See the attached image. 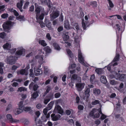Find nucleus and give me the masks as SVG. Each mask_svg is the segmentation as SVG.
Masks as SVG:
<instances>
[{
    "instance_id": "1",
    "label": "nucleus",
    "mask_w": 126,
    "mask_h": 126,
    "mask_svg": "<svg viewBox=\"0 0 126 126\" xmlns=\"http://www.w3.org/2000/svg\"><path fill=\"white\" fill-rule=\"evenodd\" d=\"M42 50L41 49L39 50L41 53L37 55L35 57L36 59L38 60V62L41 64H42L44 62L43 57L44 55H45L44 52H42Z\"/></svg>"
},
{
    "instance_id": "2",
    "label": "nucleus",
    "mask_w": 126,
    "mask_h": 126,
    "mask_svg": "<svg viewBox=\"0 0 126 126\" xmlns=\"http://www.w3.org/2000/svg\"><path fill=\"white\" fill-rule=\"evenodd\" d=\"M17 58L13 56H10L8 57L7 59V63L12 64L15 63L16 59Z\"/></svg>"
},
{
    "instance_id": "3",
    "label": "nucleus",
    "mask_w": 126,
    "mask_h": 126,
    "mask_svg": "<svg viewBox=\"0 0 126 126\" xmlns=\"http://www.w3.org/2000/svg\"><path fill=\"white\" fill-rule=\"evenodd\" d=\"M78 58L79 61L80 63L83 65H84L86 66L84 64L85 63L84 62V58L83 56L82 53L80 50H79L78 51Z\"/></svg>"
},
{
    "instance_id": "4",
    "label": "nucleus",
    "mask_w": 126,
    "mask_h": 126,
    "mask_svg": "<svg viewBox=\"0 0 126 126\" xmlns=\"http://www.w3.org/2000/svg\"><path fill=\"white\" fill-rule=\"evenodd\" d=\"M34 4L35 6V11L36 12V14H37L38 15L40 12H41L42 13L44 11L43 8L38 6L36 3H35Z\"/></svg>"
},
{
    "instance_id": "5",
    "label": "nucleus",
    "mask_w": 126,
    "mask_h": 126,
    "mask_svg": "<svg viewBox=\"0 0 126 126\" xmlns=\"http://www.w3.org/2000/svg\"><path fill=\"white\" fill-rule=\"evenodd\" d=\"M116 79L121 81L126 80V75L124 74H120L118 73L117 76L116 77Z\"/></svg>"
},
{
    "instance_id": "6",
    "label": "nucleus",
    "mask_w": 126,
    "mask_h": 126,
    "mask_svg": "<svg viewBox=\"0 0 126 126\" xmlns=\"http://www.w3.org/2000/svg\"><path fill=\"white\" fill-rule=\"evenodd\" d=\"M6 117L7 120L12 123H15L19 121L18 120L13 118L12 115L10 114H7L6 115Z\"/></svg>"
},
{
    "instance_id": "7",
    "label": "nucleus",
    "mask_w": 126,
    "mask_h": 126,
    "mask_svg": "<svg viewBox=\"0 0 126 126\" xmlns=\"http://www.w3.org/2000/svg\"><path fill=\"white\" fill-rule=\"evenodd\" d=\"M54 112L62 114L63 113V111L61 107L57 105L55 107Z\"/></svg>"
},
{
    "instance_id": "8",
    "label": "nucleus",
    "mask_w": 126,
    "mask_h": 126,
    "mask_svg": "<svg viewBox=\"0 0 126 126\" xmlns=\"http://www.w3.org/2000/svg\"><path fill=\"white\" fill-rule=\"evenodd\" d=\"M2 26L4 30L9 29L11 26V22L10 21H7L4 23Z\"/></svg>"
},
{
    "instance_id": "9",
    "label": "nucleus",
    "mask_w": 126,
    "mask_h": 126,
    "mask_svg": "<svg viewBox=\"0 0 126 126\" xmlns=\"http://www.w3.org/2000/svg\"><path fill=\"white\" fill-rule=\"evenodd\" d=\"M71 79L72 81L74 80H76L78 82H80L81 81L80 77L77 76V75L75 74L72 75Z\"/></svg>"
},
{
    "instance_id": "10",
    "label": "nucleus",
    "mask_w": 126,
    "mask_h": 126,
    "mask_svg": "<svg viewBox=\"0 0 126 126\" xmlns=\"http://www.w3.org/2000/svg\"><path fill=\"white\" fill-rule=\"evenodd\" d=\"M84 83H78L76 84V86L78 91H80L84 88L85 86Z\"/></svg>"
},
{
    "instance_id": "11",
    "label": "nucleus",
    "mask_w": 126,
    "mask_h": 126,
    "mask_svg": "<svg viewBox=\"0 0 126 126\" xmlns=\"http://www.w3.org/2000/svg\"><path fill=\"white\" fill-rule=\"evenodd\" d=\"M45 23L46 26L49 30H52L53 28L51 26V23L49 20L45 18Z\"/></svg>"
},
{
    "instance_id": "12",
    "label": "nucleus",
    "mask_w": 126,
    "mask_h": 126,
    "mask_svg": "<svg viewBox=\"0 0 126 126\" xmlns=\"http://www.w3.org/2000/svg\"><path fill=\"white\" fill-rule=\"evenodd\" d=\"M48 14L47 12H45V11L42 12V14L39 16L38 14L36 15V18L38 20L39 19L42 20L44 18V15H47Z\"/></svg>"
},
{
    "instance_id": "13",
    "label": "nucleus",
    "mask_w": 126,
    "mask_h": 126,
    "mask_svg": "<svg viewBox=\"0 0 126 126\" xmlns=\"http://www.w3.org/2000/svg\"><path fill=\"white\" fill-rule=\"evenodd\" d=\"M90 90L89 88H87L84 92L85 96H83V97L84 99H87L90 96Z\"/></svg>"
},
{
    "instance_id": "14",
    "label": "nucleus",
    "mask_w": 126,
    "mask_h": 126,
    "mask_svg": "<svg viewBox=\"0 0 126 126\" xmlns=\"http://www.w3.org/2000/svg\"><path fill=\"white\" fill-rule=\"evenodd\" d=\"M59 14L58 12L53 11L52 14L50 15V17L51 19H53L58 17Z\"/></svg>"
},
{
    "instance_id": "15",
    "label": "nucleus",
    "mask_w": 126,
    "mask_h": 126,
    "mask_svg": "<svg viewBox=\"0 0 126 126\" xmlns=\"http://www.w3.org/2000/svg\"><path fill=\"white\" fill-rule=\"evenodd\" d=\"M51 117L52 119L54 121H56L58 120L61 117V115L58 114L55 115V114H53L51 115Z\"/></svg>"
},
{
    "instance_id": "16",
    "label": "nucleus",
    "mask_w": 126,
    "mask_h": 126,
    "mask_svg": "<svg viewBox=\"0 0 126 126\" xmlns=\"http://www.w3.org/2000/svg\"><path fill=\"white\" fill-rule=\"evenodd\" d=\"M124 87L123 84L122 83H121L120 84L119 87L117 88H116L120 92L123 93L124 91V90L123 89Z\"/></svg>"
},
{
    "instance_id": "17",
    "label": "nucleus",
    "mask_w": 126,
    "mask_h": 126,
    "mask_svg": "<svg viewBox=\"0 0 126 126\" xmlns=\"http://www.w3.org/2000/svg\"><path fill=\"white\" fill-rule=\"evenodd\" d=\"M16 108L14 110V112L15 114H19L23 111V110L21 108Z\"/></svg>"
},
{
    "instance_id": "18",
    "label": "nucleus",
    "mask_w": 126,
    "mask_h": 126,
    "mask_svg": "<svg viewBox=\"0 0 126 126\" xmlns=\"http://www.w3.org/2000/svg\"><path fill=\"white\" fill-rule=\"evenodd\" d=\"M67 52L70 58H69L70 61H72V59H73V54L71 52V50L68 49H66Z\"/></svg>"
},
{
    "instance_id": "19",
    "label": "nucleus",
    "mask_w": 126,
    "mask_h": 126,
    "mask_svg": "<svg viewBox=\"0 0 126 126\" xmlns=\"http://www.w3.org/2000/svg\"><path fill=\"white\" fill-rule=\"evenodd\" d=\"M23 0H21L20 2H18L17 3V6L20 10L21 12L22 11V7L23 5Z\"/></svg>"
},
{
    "instance_id": "20",
    "label": "nucleus",
    "mask_w": 126,
    "mask_h": 126,
    "mask_svg": "<svg viewBox=\"0 0 126 126\" xmlns=\"http://www.w3.org/2000/svg\"><path fill=\"white\" fill-rule=\"evenodd\" d=\"M38 96V93L37 92H35L34 93L32 94L31 97L30 99L31 101H33L35 99H36Z\"/></svg>"
},
{
    "instance_id": "21",
    "label": "nucleus",
    "mask_w": 126,
    "mask_h": 126,
    "mask_svg": "<svg viewBox=\"0 0 126 126\" xmlns=\"http://www.w3.org/2000/svg\"><path fill=\"white\" fill-rule=\"evenodd\" d=\"M25 52V50L22 48L21 47L20 49L17 51L16 54L18 55H21L23 53H24Z\"/></svg>"
},
{
    "instance_id": "22",
    "label": "nucleus",
    "mask_w": 126,
    "mask_h": 126,
    "mask_svg": "<svg viewBox=\"0 0 126 126\" xmlns=\"http://www.w3.org/2000/svg\"><path fill=\"white\" fill-rule=\"evenodd\" d=\"M72 25L74 26H75V29L77 32H81L82 31V30L81 29L79 25L77 23H75L74 24H72Z\"/></svg>"
},
{
    "instance_id": "23",
    "label": "nucleus",
    "mask_w": 126,
    "mask_h": 126,
    "mask_svg": "<svg viewBox=\"0 0 126 126\" xmlns=\"http://www.w3.org/2000/svg\"><path fill=\"white\" fill-rule=\"evenodd\" d=\"M100 79L101 82L103 84H105L107 82L106 78L105 76H101L100 77Z\"/></svg>"
},
{
    "instance_id": "24",
    "label": "nucleus",
    "mask_w": 126,
    "mask_h": 126,
    "mask_svg": "<svg viewBox=\"0 0 126 126\" xmlns=\"http://www.w3.org/2000/svg\"><path fill=\"white\" fill-rule=\"evenodd\" d=\"M3 48L5 49L9 50L11 47V45L8 43H6L3 46Z\"/></svg>"
},
{
    "instance_id": "25",
    "label": "nucleus",
    "mask_w": 126,
    "mask_h": 126,
    "mask_svg": "<svg viewBox=\"0 0 126 126\" xmlns=\"http://www.w3.org/2000/svg\"><path fill=\"white\" fill-rule=\"evenodd\" d=\"M100 91L99 89L94 88L93 89V93L94 95H96L100 94Z\"/></svg>"
},
{
    "instance_id": "26",
    "label": "nucleus",
    "mask_w": 126,
    "mask_h": 126,
    "mask_svg": "<svg viewBox=\"0 0 126 126\" xmlns=\"http://www.w3.org/2000/svg\"><path fill=\"white\" fill-rule=\"evenodd\" d=\"M34 71L36 76H37L38 75L42 73V71L41 70L39 69H34Z\"/></svg>"
},
{
    "instance_id": "27",
    "label": "nucleus",
    "mask_w": 126,
    "mask_h": 126,
    "mask_svg": "<svg viewBox=\"0 0 126 126\" xmlns=\"http://www.w3.org/2000/svg\"><path fill=\"white\" fill-rule=\"evenodd\" d=\"M73 37H74V41L75 42L77 43H79L80 41V39L78 37V36L75 33L73 34Z\"/></svg>"
},
{
    "instance_id": "28",
    "label": "nucleus",
    "mask_w": 126,
    "mask_h": 126,
    "mask_svg": "<svg viewBox=\"0 0 126 126\" xmlns=\"http://www.w3.org/2000/svg\"><path fill=\"white\" fill-rule=\"evenodd\" d=\"M118 73L115 72H113L110 74L109 77V78L111 79H112L113 78H115L116 79V77L117 76Z\"/></svg>"
},
{
    "instance_id": "29",
    "label": "nucleus",
    "mask_w": 126,
    "mask_h": 126,
    "mask_svg": "<svg viewBox=\"0 0 126 126\" xmlns=\"http://www.w3.org/2000/svg\"><path fill=\"white\" fill-rule=\"evenodd\" d=\"M64 27L67 29H70V28L69 24V22L67 20L65 21L64 24Z\"/></svg>"
},
{
    "instance_id": "30",
    "label": "nucleus",
    "mask_w": 126,
    "mask_h": 126,
    "mask_svg": "<svg viewBox=\"0 0 126 126\" xmlns=\"http://www.w3.org/2000/svg\"><path fill=\"white\" fill-rule=\"evenodd\" d=\"M89 25V23H86V24L85 22H84V20H82V26L84 30H85L86 29V28Z\"/></svg>"
},
{
    "instance_id": "31",
    "label": "nucleus",
    "mask_w": 126,
    "mask_h": 126,
    "mask_svg": "<svg viewBox=\"0 0 126 126\" xmlns=\"http://www.w3.org/2000/svg\"><path fill=\"white\" fill-rule=\"evenodd\" d=\"M88 4H89L90 5L92 6L94 8L96 7L97 5V2L95 1L90 2H89Z\"/></svg>"
},
{
    "instance_id": "32",
    "label": "nucleus",
    "mask_w": 126,
    "mask_h": 126,
    "mask_svg": "<svg viewBox=\"0 0 126 126\" xmlns=\"http://www.w3.org/2000/svg\"><path fill=\"white\" fill-rule=\"evenodd\" d=\"M68 32H67L63 35V37L64 40L66 41L69 38V37L68 35Z\"/></svg>"
},
{
    "instance_id": "33",
    "label": "nucleus",
    "mask_w": 126,
    "mask_h": 126,
    "mask_svg": "<svg viewBox=\"0 0 126 126\" xmlns=\"http://www.w3.org/2000/svg\"><path fill=\"white\" fill-rule=\"evenodd\" d=\"M97 110L95 109H93L89 113V115L91 117H94L95 113L97 111Z\"/></svg>"
},
{
    "instance_id": "34",
    "label": "nucleus",
    "mask_w": 126,
    "mask_h": 126,
    "mask_svg": "<svg viewBox=\"0 0 126 126\" xmlns=\"http://www.w3.org/2000/svg\"><path fill=\"white\" fill-rule=\"evenodd\" d=\"M18 74L20 73L22 75L25 74V75H27L28 74L27 72L26 71L25 69L21 70L20 71L18 72Z\"/></svg>"
},
{
    "instance_id": "35",
    "label": "nucleus",
    "mask_w": 126,
    "mask_h": 126,
    "mask_svg": "<svg viewBox=\"0 0 126 126\" xmlns=\"http://www.w3.org/2000/svg\"><path fill=\"white\" fill-rule=\"evenodd\" d=\"M53 45L55 49L58 50H60V48L58 44L56 43H54Z\"/></svg>"
},
{
    "instance_id": "36",
    "label": "nucleus",
    "mask_w": 126,
    "mask_h": 126,
    "mask_svg": "<svg viewBox=\"0 0 126 126\" xmlns=\"http://www.w3.org/2000/svg\"><path fill=\"white\" fill-rule=\"evenodd\" d=\"M39 43L43 47H45L47 45V44L44 40H40L39 41Z\"/></svg>"
},
{
    "instance_id": "37",
    "label": "nucleus",
    "mask_w": 126,
    "mask_h": 126,
    "mask_svg": "<svg viewBox=\"0 0 126 126\" xmlns=\"http://www.w3.org/2000/svg\"><path fill=\"white\" fill-rule=\"evenodd\" d=\"M44 50L47 53H49L51 52V50L48 46H47L44 48Z\"/></svg>"
},
{
    "instance_id": "38",
    "label": "nucleus",
    "mask_w": 126,
    "mask_h": 126,
    "mask_svg": "<svg viewBox=\"0 0 126 126\" xmlns=\"http://www.w3.org/2000/svg\"><path fill=\"white\" fill-rule=\"evenodd\" d=\"M27 88L23 87H21L18 88L17 91L21 92L22 91H26Z\"/></svg>"
},
{
    "instance_id": "39",
    "label": "nucleus",
    "mask_w": 126,
    "mask_h": 126,
    "mask_svg": "<svg viewBox=\"0 0 126 126\" xmlns=\"http://www.w3.org/2000/svg\"><path fill=\"white\" fill-rule=\"evenodd\" d=\"M53 104V102H51L48 105V106L46 108L48 110H51Z\"/></svg>"
},
{
    "instance_id": "40",
    "label": "nucleus",
    "mask_w": 126,
    "mask_h": 126,
    "mask_svg": "<svg viewBox=\"0 0 126 126\" xmlns=\"http://www.w3.org/2000/svg\"><path fill=\"white\" fill-rule=\"evenodd\" d=\"M19 107L21 108H22L24 106L25 104L23 103V101H21L18 104Z\"/></svg>"
},
{
    "instance_id": "41",
    "label": "nucleus",
    "mask_w": 126,
    "mask_h": 126,
    "mask_svg": "<svg viewBox=\"0 0 126 126\" xmlns=\"http://www.w3.org/2000/svg\"><path fill=\"white\" fill-rule=\"evenodd\" d=\"M109 82L110 84L113 85H116L118 83V82L117 81L114 80H110Z\"/></svg>"
},
{
    "instance_id": "42",
    "label": "nucleus",
    "mask_w": 126,
    "mask_h": 126,
    "mask_svg": "<svg viewBox=\"0 0 126 126\" xmlns=\"http://www.w3.org/2000/svg\"><path fill=\"white\" fill-rule=\"evenodd\" d=\"M17 19L20 21H23L25 19L24 16L20 15L18 17H17Z\"/></svg>"
},
{
    "instance_id": "43",
    "label": "nucleus",
    "mask_w": 126,
    "mask_h": 126,
    "mask_svg": "<svg viewBox=\"0 0 126 126\" xmlns=\"http://www.w3.org/2000/svg\"><path fill=\"white\" fill-rule=\"evenodd\" d=\"M95 72L98 74H100L102 73L103 70L101 68H98L95 69Z\"/></svg>"
},
{
    "instance_id": "44",
    "label": "nucleus",
    "mask_w": 126,
    "mask_h": 126,
    "mask_svg": "<svg viewBox=\"0 0 126 126\" xmlns=\"http://www.w3.org/2000/svg\"><path fill=\"white\" fill-rule=\"evenodd\" d=\"M119 55L118 54L117 52H116V56L114 58L113 61L114 62L116 61H117L119 58Z\"/></svg>"
},
{
    "instance_id": "45",
    "label": "nucleus",
    "mask_w": 126,
    "mask_h": 126,
    "mask_svg": "<svg viewBox=\"0 0 126 126\" xmlns=\"http://www.w3.org/2000/svg\"><path fill=\"white\" fill-rule=\"evenodd\" d=\"M31 109V108L29 107H25L23 108V110L26 112L30 111Z\"/></svg>"
},
{
    "instance_id": "46",
    "label": "nucleus",
    "mask_w": 126,
    "mask_h": 126,
    "mask_svg": "<svg viewBox=\"0 0 126 126\" xmlns=\"http://www.w3.org/2000/svg\"><path fill=\"white\" fill-rule=\"evenodd\" d=\"M51 89V88L49 86H47V87L46 91L44 93L45 95L44 96H45V95H46L47 93H48L50 90Z\"/></svg>"
},
{
    "instance_id": "47",
    "label": "nucleus",
    "mask_w": 126,
    "mask_h": 126,
    "mask_svg": "<svg viewBox=\"0 0 126 126\" xmlns=\"http://www.w3.org/2000/svg\"><path fill=\"white\" fill-rule=\"evenodd\" d=\"M44 72L46 74H47L49 71V70L47 66H44Z\"/></svg>"
},
{
    "instance_id": "48",
    "label": "nucleus",
    "mask_w": 126,
    "mask_h": 126,
    "mask_svg": "<svg viewBox=\"0 0 126 126\" xmlns=\"http://www.w3.org/2000/svg\"><path fill=\"white\" fill-rule=\"evenodd\" d=\"M109 2V7L110 8H112L114 6V5L110 0H107Z\"/></svg>"
},
{
    "instance_id": "49",
    "label": "nucleus",
    "mask_w": 126,
    "mask_h": 126,
    "mask_svg": "<svg viewBox=\"0 0 126 126\" xmlns=\"http://www.w3.org/2000/svg\"><path fill=\"white\" fill-rule=\"evenodd\" d=\"M12 108V105L11 104H9L7 106L6 110V111H8V110H11Z\"/></svg>"
},
{
    "instance_id": "50",
    "label": "nucleus",
    "mask_w": 126,
    "mask_h": 126,
    "mask_svg": "<svg viewBox=\"0 0 126 126\" xmlns=\"http://www.w3.org/2000/svg\"><path fill=\"white\" fill-rule=\"evenodd\" d=\"M8 16V14L6 13H4L1 15V17L2 18L5 19L7 18Z\"/></svg>"
},
{
    "instance_id": "51",
    "label": "nucleus",
    "mask_w": 126,
    "mask_h": 126,
    "mask_svg": "<svg viewBox=\"0 0 126 126\" xmlns=\"http://www.w3.org/2000/svg\"><path fill=\"white\" fill-rule=\"evenodd\" d=\"M99 101L98 100H96L92 102V105H95L99 104Z\"/></svg>"
},
{
    "instance_id": "52",
    "label": "nucleus",
    "mask_w": 126,
    "mask_h": 126,
    "mask_svg": "<svg viewBox=\"0 0 126 126\" xmlns=\"http://www.w3.org/2000/svg\"><path fill=\"white\" fill-rule=\"evenodd\" d=\"M34 83L33 82H31L29 85V88L30 90H32L33 88L34 85Z\"/></svg>"
},
{
    "instance_id": "53",
    "label": "nucleus",
    "mask_w": 126,
    "mask_h": 126,
    "mask_svg": "<svg viewBox=\"0 0 126 126\" xmlns=\"http://www.w3.org/2000/svg\"><path fill=\"white\" fill-rule=\"evenodd\" d=\"M72 111H73V110L72 109L67 110L66 111V113L67 115H69L70 114L71 112Z\"/></svg>"
},
{
    "instance_id": "54",
    "label": "nucleus",
    "mask_w": 126,
    "mask_h": 126,
    "mask_svg": "<svg viewBox=\"0 0 126 126\" xmlns=\"http://www.w3.org/2000/svg\"><path fill=\"white\" fill-rule=\"evenodd\" d=\"M99 116V114L98 112V111L97 110L93 117L94 118H98Z\"/></svg>"
},
{
    "instance_id": "55",
    "label": "nucleus",
    "mask_w": 126,
    "mask_h": 126,
    "mask_svg": "<svg viewBox=\"0 0 126 126\" xmlns=\"http://www.w3.org/2000/svg\"><path fill=\"white\" fill-rule=\"evenodd\" d=\"M49 110H48V109L46 108H45L44 109L43 112L44 114L45 115H46L47 114V112Z\"/></svg>"
},
{
    "instance_id": "56",
    "label": "nucleus",
    "mask_w": 126,
    "mask_h": 126,
    "mask_svg": "<svg viewBox=\"0 0 126 126\" xmlns=\"http://www.w3.org/2000/svg\"><path fill=\"white\" fill-rule=\"evenodd\" d=\"M5 36V34L4 32H1L0 33V37L3 38Z\"/></svg>"
},
{
    "instance_id": "57",
    "label": "nucleus",
    "mask_w": 126,
    "mask_h": 126,
    "mask_svg": "<svg viewBox=\"0 0 126 126\" xmlns=\"http://www.w3.org/2000/svg\"><path fill=\"white\" fill-rule=\"evenodd\" d=\"M61 96V94L59 93H56L55 94V98H59Z\"/></svg>"
},
{
    "instance_id": "58",
    "label": "nucleus",
    "mask_w": 126,
    "mask_h": 126,
    "mask_svg": "<svg viewBox=\"0 0 126 126\" xmlns=\"http://www.w3.org/2000/svg\"><path fill=\"white\" fill-rule=\"evenodd\" d=\"M101 114V116L100 117V119L101 120H103L106 118L107 117V116L104 115L103 113Z\"/></svg>"
},
{
    "instance_id": "59",
    "label": "nucleus",
    "mask_w": 126,
    "mask_h": 126,
    "mask_svg": "<svg viewBox=\"0 0 126 126\" xmlns=\"http://www.w3.org/2000/svg\"><path fill=\"white\" fill-rule=\"evenodd\" d=\"M38 87V86L37 84H34L33 86V89L34 91H36L37 90Z\"/></svg>"
},
{
    "instance_id": "60",
    "label": "nucleus",
    "mask_w": 126,
    "mask_h": 126,
    "mask_svg": "<svg viewBox=\"0 0 126 126\" xmlns=\"http://www.w3.org/2000/svg\"><path fill=\"white\" fill-rule=\"evenodd\" d=\"M29 4V2H26L24 6V8L25 9L27 8L28 7Z\"/></svg>"
},
{
    "instance_id": "61",
    "label": "nucleus",
    "mask_w": 126,
    "mask_h": 126,
    "mask_svg": "<svg viewBox=\"0 0 126 126\" xmlns=\"http://www.w3.org/2000/svg\"><path fill=\"white\" fill-rule=\"evenodd\" d=\"M46 38L49 40H51V38L50 36V35L49 33H47V34Z\"/></svg>"
},
{
    "instance_id": "62",
    "label": "nucleus",
    "mask_w": 126,
    "mask_h": 126,
    "mask_svg": "<svg viewBox=\"0 0 126 126\" xmlns=\"http://www.w3.org/2000/svg\"><path fill=\"white\" fill-rule=\"evenodd\" d=\"M16 49L15 48L12 49H11L9 50V52L11 53H13L15 52L16 51Z\"/></svg>"
},
{
    "instance_id": "63",
    "label": "nucleus",
    "mask_w": 126,
    "mask_h": 126,
    "mask_svg": "<svg viewBox=\"0 0 126 126\" xmlns=\"http://www.w3.org/2000/svg\"><path fill=\"white\" fill-rule=\"evenodd\" d=\"M39 23L42 28L45 27V25L41 21H40L39 22Z\"/></svg>"
},
{
    "instance_id": "64",
    "label": "nucleus",
    "mask_w": 126,
    "mask_h": 126,
    "mask_svg": "<svg viewBox=\"0 0 126 126\" xmlns=\"http://www.w3.org/2000/svg\"><path fill=\"white\" fill-rule=\"evenodd\" d=\"M69 123L71 125H72L74 124V123L73 120V119H70L68 121Z\"/></svg>"
}]
</instances>
